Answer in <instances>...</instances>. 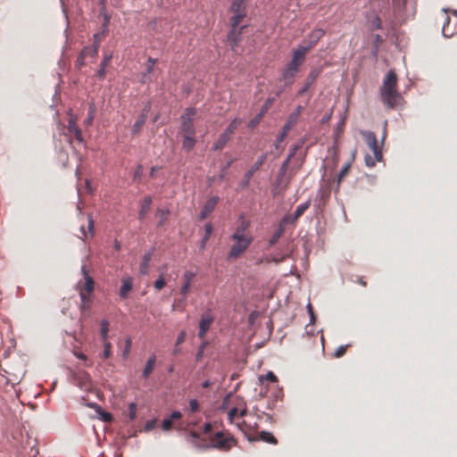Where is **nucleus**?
Listing matches in <instances>:
<instances>
[{"instance_id":"57","label":"nucleus","mask_w":457,"mask_h":457,"mask_svg":"<svg viewBox=\"0 0 457 457\" xmlns=\"http://www.w3.org/2000/svg\"><path fill=\"white\" fill-rule=\"evenodd\" d=\"M204 351L203 349H198L197 350V353L195 354V361L196 362H199L202 361L203 357H204Z\"/></svg>"},{"instance_id":"7","label":"nucleus","mask_w":457,"mask_h":457,"mask_svg":"<svg viewBox=\"0 0 457 457\" xmlns=\"http://www.w3.org/2000/svg\"><path fill=\"white\" fill-rule=\"evenodd\" d=\"M247 413V409L245 403H241L237 406H235L231 408L228 413V418L230 423H236L237 426L245 432V434H247L246 430H245V427H246V422H236V420L239 417H245Z\"/></svg>"},{"instance_id":"31","label":"nucleus","mask_w":457,"mask_h":457,"mask_svg":"<svg viewBox=\"0 0 457 457\" xmlns=\"http://www.w3.org/2000/svg\"><path fill=\"white\" fill-rule=\"evenodd\" d=\"M229 137H228L226 134L222 133L218 140L214 143L213 145V149L214 150H220L222 149L226 144L228 143V141L229 140Z\"/></svg>"},{"instance_id":"4","label":"nucleus","mask_w":457,"mask_h":457,"mask_svg":"<svg viewBox=\"0 0 457 457\" xmlns=\"http://www.w3.org/2000/svg\"><path fill=\"white\" fill-rule=\"evenodd\" d=\"M246 12L240 11L233 12V16L230 19L231 30L228 34V42L230 45V47L233 51H236V47L240 41V35L242 30L245 28V26H242L238 30L237 27L240 25L243 19L245 17Z\"/></svg>"},{"instance_id":"16","label":"nucleus","mask_w":457,"mask_h":457,"mask_svg":"<svg viewBox=\"0 0 457 457\" xmlns=\"http://www.w3.org/2000/svg\"><path fill=\"white\" fill-rule=\"evenodd\" d=\"M249 440H262L263 442H266L268 444H271V445H277L278 444V440L275 438V436L270 433V432H267V431H262L258 434V436L256 437L254 436H251L250 433L246 434Z\"/></svg>"},{"instance_id":"41","label":"nucleus","mask_w":457,"mask_h":457,"mask_svg":"<svg viewBox=\"0 0 457 457\" xmlns=\"http://www.w3.org/2000/svg\"><path fill=\"white\" fill-rule=\"evenodd\" d=\"M137 413V404L135 403H131L129 405V419L130 421L135 420Z\"/></svg>"},{"instance_id":"15","label":"nucleus","mask_w":457,"mask_h":457,"mask_svg":"<svg viewBox=\"0 0 457 457\" xmlns=\"http://www.w3.org/2000/svg\"><path fill=\"white\" fill-rule=\"evenodd\" d=\"M325 31L322 29H313L307 37V46L305 48H308L310 51L312 47H314L320 39L324 36Z\"/></svg>"},{"instance_id":"9","label":"nucleus","mask_w":457,"mask_h":457,"mask_svg":"<svg viewBox=\"0 0 457 457\" xmlns=\"http://www.w3.org/2000/svg\"><path fill=\"white\" fill-rule=\"evenodd\" d=\"M265 161H266V154H262L258 157L257 161L253 163V165L245 173V179L241 183L242 188H245L249 186L252 177L263 165Z\"/></svg>"},{"instance_id":"47","label":"nucleus","mask_w":457,"mask_h":457,"mask_svg":"<svg viewBox=\"0 0 457 457\" xmlns=\"http://www.w3.org/2000/svg\"><path fill=\"white\" fill-rule=\"evenodd\" d=\"M152 81L151 76H149L146 72H143L140 76L139 82L141 84H146Z\"/></svg>"},{"instance_id":"24","label":"nucleus","mask_w":457,"mask_h":457,"mask_svg":"<svg viewBox=\"0 0 457 457\" xmlns=\"http://www.w3.org/2000/svg\"><path fill=\"white\" fill-rule=\"evenodd\" d=\"M302 111H303V107L301 105H299L296 107L295 112L290 114L288 120L286 124L287 129H291L292 127L297 122Z\"/></svg>"},{"instance_id":"51","label":"nucleus","mask_w":457,"mask_h":457,"mask_svg":"<svg viewBox=\"0 0 457 457\" xmlns=\"http://www.w3.org/2000/svg\"><path fill=\"white\" fill-rule=\"evenodd\" d=\"M265 379L270 381V382H273V383L278 381V378H277L276 375L272 371H269L266 374Z\"/></svg>"},{"instance_id":"19","label":"nucleus","mask_w":457,"mask_h":457,"mask_svg":"<svg viewBox=\"0 0 457 457\" xmlns=\"http://www.w3.org/2000/svg\"><path fill=\"white\" fill-rule=\"evenodd\" d=\"M309 52L308 48H305L304 46H300L293 53L292 62L302 65L305 60V55Z\"/></svg>"},{"instance_id":"34","label":"nucleus","mask_w":457,"mask_h":457,"mask_svg":"<svg viewBox=\"0 0 457 457\" xmlns=\"http://www.w3.org/2000/svg\"><path fill=\"white\" fill-rule=\"evenodd\" d=\"M295 73L289 71L288 69H285L282 74V78L285 81V84L289 86L294 82Z\"/></svg>"},{"instance_id":"56","label":"nucleus","mask_w":457,"mask_h":457,"mask_svg":"<svg viewBox=\"0 0 457 457\" xmlns=\"http://www.w3.org/2000/svg\"><path fill=\"white\" fill-rule=\"evenodd\" d=\"M212 430V425L211 423H205L204 425V429H203V432L204 434L207 435V434H210Z\"/></svg>"},{"instance_id":"39","label":"nucleus","mask_w":457,"mask_h":457,"mask_svg":"<svg viewBox=\"0 0 457 457\" xmlns=\"http://www.w3.org/2000/svg\"><path fill=\"white\" fill-rule=\"evenodd\" d=\"M112 354V344L108 341L104 342V351L101 355L103 359H108Z\"/></svg>"},{"instance_id":"50","label":"nucleus","mask_w":457,"mask_h":457,"mask_svg":"<svg viewBox=\"0 0 457 457\" xmlns=\"http://www.w3.org/2000/svg\"><path fill=\"white\" fill-rule=\"evenodd\" d=\"M200 438V434L196 431H190L188 434V440L190 442H195V440Z\"/></svg>"},{"instance_id":"13","label":"nucleus","mask_w":457,"mask_h":457,"mask_svg":"<svg viewBox=\"0 0 457 457\" xmlns=\"http://www.w3.org/2000/svg\"><path fill=\"white\" fill-rule=\"evenodd\" d=\"M249 228V222L244 219L243 216L239 218V223L236 228L234 233L231 236V238L237 237H252L250 235L246 234V230Z\"/></svg>"},{"instance_id":"59","label":"nucleus","mask_w":457,"mask_h":457,"mask_svg":"<svg viewBox=\"0 0 457 457\" xmlns=\"http://www.w3.org/2000/svg\"><path fill=\"white\" fill-rule=\"evenodd\" d=\"M288 162H289V158H287L286 160V162L282 164V166L280 168V173L281 174H284L286 172Z\"/></svg>"},{"instance_id":"21","label":"nucleus","mask_w":457,"mask_h":457,"mask_svg":"<svg viewBox=\"0 0 457 457\" xmlns=\"http://www.w3.org/2000/svg\"><path fill=\"white\" fill-rule=\"evenodd\" d=\"M112 54L105 55L103 61L100 64V69L97 71L96 76L100 79L103 80L105 78L106 75V67L108 66L109 62H111Z\"/></svg>"},{"instance_id":"48","label":"nucleus","mask_w":457,"mask_h":457,"mask_svg":"<svg viewBox=\"0 0 457 457\" xmlns=\"http://www.w3.org/2000/svg\"><path fill=\"white\" fill-rule=\"evenodd\" d=\"M319 74H320V71L318 70H312L309 73V76H308L307 79L310 80L311 83H314V81L317 79V77L319 76Z\"/></svg>"},{"instance_id":"62","label":"nucleus","mask_w":457,"mask_h":457,"mask_svg":"<svg viewBox=\"0 0 457 457\" xmlns=\"http://www.w3.org/2000/svg\"><path fill=\"white\" fill-rule=\"evenodd\" d=\"M211 385L212 383L209 380H205L204 382H203L202 386L204 388H208L209 386H211Z\"/></svg>"},{"instance_id":"38","label":"nucleus","mask_w":457,"mask_h":457,"mask_svg":"<svg viewBox=\"0 0 457 457\" xmlns=\"http://www.w3.org/2000/svg\"><path fill=\"white\" fill-rule=\"evenodd\" d=\"M350 169H351V162H347L342 167V169L337 176L338 183H340L344 179V178L349 173Z\"/></svg>"},{"instance_id":"42","label":"nucleus","mask_w":457,"mask_h":457,"mask_svg":"<svg viewBox=\"0 0 457 457\" xmlns=\"http://www.w3.org/2000/svg\"><path fill=\"white\" fill-rule=\"evenodd\" d=\"M188 410L191 413H195L199 411V403L197 400L191 399L189 401Z\"/></svg>"},{"instance_id":"52","label":"nucleus","mask_w":457,"mask_h":457,"mask_svg":"<svg viewBox=\"0 0 457 457\" xmlns=\"http://www.w3.org/2000/svg\"><path fill=\"white\" fill-rule=\"evenodd\" d=\"M187 333L186 331H181L177 338L176 345L182 344L186 340Z\"/></svg>"},{"instance_id":"61","label":"nucleus","mask_w":457,"mask_h":457,"mask_svg":"<svg viewBox=\"0 0 457 457\" xmlns=\"http://www.w3.org/2000/svg\"><path fill=\"white\" fill-rule=\"evenodd\" d=\"M154 421H150L145 425L146 430H151L154 428Z\"/></svg>"},{"instance_id":"29","label":"nucleus","mask_w":457,"mask_h":457,"mask_svg":"<svg viewBox=\"0 0 457 457\" xmlns=\"http://www.w3.org/2000/svg\"><path fill=\"white\" fill-rule=\"evenodd\" d=\"M286 220H287L286 218H284L282 220L281 223L279 224V228H278V230L270 237V245H275L278 242V240L280 238L282 234L284 233L285 228H284L283 223H285Z\"/></svg>"},{"instance_id":"27","label":"nucleus","mask_w":457,"mask_h":457,"mask_svg":"<svg viewBox=\"0 0 457 457\" xmlns=\"http://www.w3.org/2000/svg\"><path fill=\"white\" fill-rule=\"evenodd\" d=\"M195 145V135L184 134L182 146L185 150L190 151Z\"/></svg>"},{"instance_id":"10","label":"nucleus","mask_w":457,"mask_h":457,"mask_svg":"<svg viewBox=\"0 0 457 457\" xmlns=\"http://www.w3.org/2000/svg\"><path fill=\"white\" fill-rule=\"evenodd\" d=\"M149 111H150V106L145 105L144 107V109L142 110V112L137 118L136 121L134 122V124L131 127V135L132 136H137L141 133L142 129H143L144 125L145 124Z\"/></svg>"},{"instance_id":"45","label":"nucleus","mask_w":457,"mask_h":457,"mask_svg":"<svg viewBox=\"0 0 457 457\" xmlns=\"http://www.w3.org/2000/svg\"><path fill=\"white\" fill-rule=\"evenodd\" d=\"M172 420L170 418L164 419L162 421V429L164 431H169L172 428Z\"/></svg>"},{"instance_id":"3","label":"nucleus","mask_w":457,"mask_h":457,"mask_svg":"<svg viewBox=\"0 0 457 457\" xmlns=\"http://www.w3.org/2000/svg\"><path fill=\"white\" fill-rule=\"evenodd\" d=\"M81 272L84 279L78 283L77 287L82 301V307L86 309L88 308V303L91 302V294L95 289V281L85 265L81 267Z\"/></svg>"},{"instance_id":"55","label":"nucleus","mask_w":457,"mask_h":457,"mask_svg":"<svg viewBox=\"0 0 457 457\" xmlns=\"http://www.w3.org/2000/svg\"><path fill=\"white\" fill-rule=\"evenodd\" d=\"M372 26H373V29H381V21L378 16L375 17L374 21H372Z\"/></svg>"},{"instance_id":"5","label":"nucleus","mask_w":457,"mask_h":457,"mask_svg":"<svg viewBox=\"0 0 457 457\" xmlns=\"http://www.w3.org/2000/svg\"><path fill=\"white\" fill-rule=\"evenodd\" d=\"M234 241L228 253V259H237L251 245L253 237L231 238Z\"/></svg>"},{"instance_id":"25","label":"nucleus","mask_w":457,"mask_h":457,"mask_svg":"<svg viewBox=\"0 0 457 457\" xmlns=\"http://www.w3.org/2000/svg\"><path fill=\"white\" fill-rule=\"evenodd\" d=\"M151 204H152V198L150 196L145 197V199L142 203V205H141V209L138 213V217L140 220H143L145 217V215L147 214V212L150 210Z\"/></svg>"},{"instance_id":"35","label":"nucleus","mask_w":457,"mask_h":457,"mask_svg":"<svg viewBox=\"0 0 457 457\" xmlns=\"http://www.w3.org/2000/svg\"><path fill=\"white\" fill-rule=\"evenodd\" d=\"M204 230H205V235L202 240V243H201V247L202 248H204L207 241L209 240L212 233V230H213V228H212V225L211 223H207L205 224V227H204Z\"/></svg>"},{"instance_id":"2","label":"nucleus","mask_w":457,"mask_h":457,"mask_svg":"<svg viewBox=\"0 0 457 457\" xmlns=\"http://www.w3.org/2000/svg\"><path fill=\"white\" fill-rule=\"evenodd\" d=\"M237 439L228 432L219 431L210 436L209 444L203 443L199 446L212 447L219 451L228 452L237 445Z\"/></svg>"},{"instance_id":"60","label":"nucleus","mask_w":457,"mask_h":457,"mask_svg":"<svg viewBox=\"0 0 457 457\" xmlns=\"http://www.w3.org/2000/svg\"><path fill=\"white\" fill-rule=\"evenodd\" d=\"M309 88H310V87H309V85H304V86H303V87L299 90L298 95H299V96H303L305 92H307V91H308V89H309Z\"/></svg>"},{"instance_id":"33","label":"nucleus","mask_w":457,"mask_h":457,"mask_svg":"<svg viewBox=\"0 0 457 457\" xmlns=\"http://www.w3.org/2000/svg\"><path fill=\"white\" fill-rule=\"evenodd\" d=\"M100 336L103 342L107 341L109 332V322L106 320L101 321Z\"/></svg>"},{"instance_id":"36","label":"nucleus","mask_w":457,"mask_h":457,"mask_svg":"<svg viewBox=\"0 0 457 457\" xmlns=\"http://www.w3.org/2000/svg\"><path fill=\"white\" fill-rule=\"evenodd\" d=\"M156 59H154L152 57H149L147 62H146V69H145V71L149 76H151L152 74L154 73L155 71V68H154V65L156 63Z\"/></svg>"},{"instance_id":"32","label":"nucleus","mask_w":457,"mask_h":457,"mask_svg":"<svg viewBox=\"0 0 457 457\" xmlns=\"http://www.w3.org/2000/svg\"><path fill=\"white\" fill-rule=\"evenodd\" d=\"M245 0H233L230 9L232 12L240 11L245 12Z\"/></svg>"},{"instance_id":"12","label":"nucleus","mask_w":457,"mask_h":457,"mask_svg":"<svg viewBox=\"0 0 457 457\" xmlns=\"http://www.w3.org/2000/svg\"><path fill=\"white\" fill-rule=\"evenodd\" d=\"M219 202L218 196H212L210 199L207 200V202L204 204L200 214L199 218L200 220H205L215 209L217 204Z\"/></svg>"},{"instance_id":"49","label":"nucleus","mask_w":457,"mask_h":457,"mask_svg":"<svg viewBox=\"0 0 457 457\" xmlns=\"http://www.w3.org/2000/svg\"><path fill=\"white\" fill-rule=\"evenodd\" d=\"M378 162V161L376 160V157H375V156H374V158H372V157H371V156H370V155H367V156L365 157V162H366V165H367V166H369V167H373V166L376 164V162Z\"/></svg>"},{"instance_id":"64","label":"nucleus","mask_w":457,"mask_h":457,"mask_svg":"<svg viewBox=\"0 0 457 457\" xmlns=\"http://www.w3.org/2000/svg\"><path fill=\"white\" fill-rule=\"evenodd\" d=\"M76 356H77L79 359H80V360H83V361H86V360H87V356H86L84 353H82L76 354Z\"/></svg>"},{"instance_id":"30","label":"nucleus","mask_w":457,"mask_h":457,"mask_svg":"<svg viewBox=\"0 0 457 457\" xmlns=\"http://www.w3.org/2000/svg\"><path fill=\"white\" fill-rule=\"evenodd\" d=\"M242 120L239 118H235L229 125L227 127L225 131L223 132L228 137H231V135L235 132V130L237 129V127L241 124Z\"/></svg>"},{"instance_id":"11","label":"nucleus","mask_w":457,"mask_h":457,"mask_svg":"<svg viewBox=\"0 0 457 457\" xmlns=\"http://www.w3.org/2000/svg\"><path fill=\"white\" fill-rule=\"evenodd\" d=\"M213 320H214V317L211 313V312H206L202 315L200 322H199V331H198L199 338H204V337H205L207 331L210 329V327L212 324Z\"/></svg>"},{"instance_id":"37","label":"nucleus","mask_w":457,"mask_h":457,"mask_svg":"<svg viewBox=\"0 0 457 457\" xmlns=\"http://www.w3.org/2000/svg\"><path fill=\"white\" fill-rule=\"evenodd\" d=\"M96 407V411L101 416L102 420L105 422H111L112 420V415L110 412L104 411L100 406L94 404Z\"/></svg>"},{"instance_id":"22","label":"nucleus","mask_w":457,"mask_h":457,"mask_svg":"<svg viewBox=\"0 0 457 457\" xmlns=\"http://www.w3.org/2000/svg\"><path fill=\"white\" fill-rule=\"evenodd\" d=\"M98 46L99 43L96 41L93 46L84 47L81 51L82 57H91L95 59L98 54Z\"/></svg>"},{"instance_id":"28","label":"nucleus","mask_w":457,"mask_h":457,"mask_svg":"<svg viewBox=\"0 0 457 457\" xmlns=\"http://www.w3.org/2000/svg\"><path fill=\"white\" fill-rule=\"evenodd\" d=\"M311 201L308 200L304 204H302L297 206L296 210L294 212L293 220H297L303 213L304 212L310 207Z\"/></svg>"},{"instance_id":"8","label":"nucleus","mask_w":457,"mask_h":457,"mask_svg":"<svg viewBox=\"0 0 457 457\" xmlns=\"http://www.w3.org/2000/svg\"><path fill=\"white\" fill-rule=\"evenodd\" d=\"M361 135L365 140V143L373 152L377 161L382 160V153L378 146L376 134L372 131H362Z\"/></svg>"},{"instance_id":"58","label":"nucleus","mask_w":457,"mask_h":457,"mask_svg":"<svg viewBox=\"0 0 457 457\" xmlns=\"http://www.w3.org/2000/svg\"><path fill=\"white\" fill-rule=\"evenodd\" d=\"M182 417V414L180 411H173L170 417V419H171V420H179L180 418Z\"/></svg>"},{"instance_id":"23","label":"nucleus","mask_w":457,"mask_h":457,"mask_svg":"<svg viewBox=\"0 0 457 457\" xmlns=\"http://www.w3.org/2000/svg\"><path fill=\"white\" fill-rule=\"evenodd\" d=\"M155 361H156V357H155L154 354L151 355L148 358V360L146 361V364H145V369L143 370V372H142V377L144 378H147L150 376V374L152 373V371L154 369Z\"/></svg>"},{"instance_id":"44","label":"nucleus","mask_w":457,"mask_h":457,"mask_svg":"<svg viewBox=\"0 0 457 457\" xmlns=\"http://www.w3.org/2000/svg\"><path fill=\"white\" fill-rule=\"evenodd\" d=\"M166 285V282L162 276H160L158 279L154 282V287L157 290H162Z\"/></svg>"},{"instance_id":"1","label":"nucleus","mask_w":457,"mask_h":457,"mask_svg":"<svg viewBox=\"0 0 457 457\" xmlns=\"http://www.w3.org/2000/svg\"><path fill=\"white\" fill-rule=\"evenodd\" d=\"M379 93L386 107L393 109L400 104L403 98L397 90V76L394 71H389L385 76Z\"/></svg>"},{"instance_id":"6","label":"nucleus","mask_w":457,"mask_h":457,"mask_svg":"<svg viewBox=\"0 0 457 457\" xmlns=\"http://www.w3.org/2000/svg\"><path fill=\"white\" fill-rule=\"evenodd\" d=\"M196 114L195 108H187L181 116L180 129L183 134L195 135V129L194 126L193 118Z\"/></svg>"},{"instance_id":"40","label":"nucleus","mask_w":457,"mask_h":457,"mask_svg":"<svg viewBox=\"0 0 457 457\" xmlns=\"http://www.w3.org/2000/svg\"><path fill=\"white\" fill-rule=\"evenodd\" d=\"M169 212L162 209H158L156 212V216L160 219L159 225H162L168 217Z\"/></svg>"},{"instance_id":"20","label":"nucleus","mask_w":457,"mask_h":457,"mask_svg":"<svg viewBox=\"0 0 457 457\" xmlns=\"http://www.w3.org/2000/svg\"><path fill=\"white\" fill-rule=\"evenodd\" d=\"M81 238L84 240L87 239L88 237L94 236V220L90 215L87 216V231L85 229L84 226L80 228Z\"/></svg>"},{"instance_id":"18","label":"nucleus","mask_w":457,"mask_h":457,"mask_svg":"<svg viewBox=\"0 0 457 457\" xmlns=\"http://www.w3.org/2000/svg\"><path fill=\"white\" fill-rule=\"evenodd\" d=\"M133 287V279L132 278H124L121 280V287L120 289V296L122 299H125L128 297L129 293L132 290Z\"/></svg>"},{"instance_id":"14","label":"nucleus","mask_w":457,"mask_h":457,"mask_svg":"<svg viewBox=\"0 0 457 457\" xmlns=\"http://www.w3.org/2000/svg\"><path fill=\"white\" fill-rule=\"evenodd\" d=\"M77 119L72 115L70 117L67 126L68 133L73 134L75 136L76 140L79 143H83L84 138L82 136L81 129L76 125Z\"/></svg>"},{"instance_id":"63","label":"nucleus","mask_w":457,"mask_h":457,"mask_svg":"<svg viewBox=\"0 0 457 457\" xmlns=\"http://www.w3.org/2000/svg\"><path fill=\"white\" fill-rule=\"evenodd\" d=\"M207 345H208V342H207V341H204V342L200 345V346L198 347V349H203V350L204 351Z\"/></svg>"},{"instance_id":"26","label":"nucleus","mask_w":457,"mask_h":457,"mask_svg":"<svg viewBox=\"0 0 457 457\" xmlns=\"http://www.w3.org/2000/svg\"><path fill=\"white\" fill-rule=\"evenodd\" d=\"M151 259H152V253H146L144 257H143V260H142V262L140 264V268H139V273L141 275H145L147 274L148 272V268H149V263L151 262Z\"/></svg>"},{"instance_id":"54","label":"nucleus","mask_w":457,"mask_h":457,"mask_svg":"<svg viewBox=\"0 0 457 457\" xmlns=\"http://www.w3.org/2000/svg\"><path fill=\"white\" fill-rule=\"evenodd\" d=\"M85 59L86 57H82V53H80L76 62L78 68H81L85 64Z\"/></svg>"},{"instance_id":"46","label":"nucleus","mask_w":457,"mask_h":457,"mask_svg":"<svg viewBox=\"0 0 457 457\" xmlns=\"http://www.w3.org/2000/svg\"><path fill=\"white\" fill-rule=\"evenodd\" d=\"M300 66L301 65H299L298 63H295V62H293L292 61H290L287 63L286 68L296 74L297 71H299Z\"/></svg>"},{"instance_id":"17","label":"nucleus","mask_w":457,"mask_h":457,"mask_svg":"<svg viewBox=\"0 0 457 457\" xmlns=\"http://www.w3.org/2000/svg\"><path fill=\"white\" fill-rule=\"evenodd\" d=\"M195 274L192 271H189V270H187L184 274H183V279H184V284L180 289V293L181 295L186 297L187 295V292L190 288V286H191V283H192V280L194 279Z\"/></svg>"},{"instance_id":"43","label":"nucleus","mask_w":457,"mask_h":457,"mask_svg":"<svg viewBox=\"0 0 457 457\" xmlns=\"http://www.w3.org/2000/svg\"><path fill=\"white\" fill-rule=\"evenodd\" d=\"M348 345H340L335 352L334 356L336 358H340L346 353Z\"/></svg>"},{"instance_id":"53","label":"nucleus","mask_w":457,"mask_h":457,"mask_svg":"<svg viewBox=\"0 0 457 457\" xmlns=\"http://www.w3.org/2000/svg\"><path fill=\"white\" fill-rule=\"evenodd\" d=\"M89 382V375L87 373H83L82 374V381H81V385L80 386L81 387H85L87 388V383Z\"/></svg>"}]
</instances>
